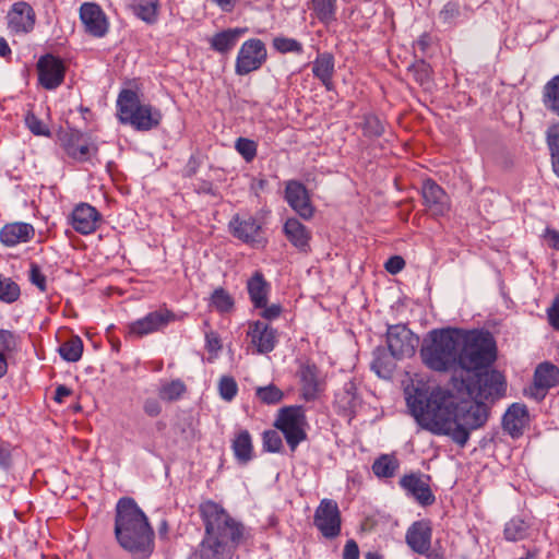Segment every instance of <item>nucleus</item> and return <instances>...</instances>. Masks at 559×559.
<instances>
[{
  "instance_id": "42",
  "label": "nucleus",
  "mask_w": 559,
  "mask_h": 559,
  "mask_svg": "<svg viewBox=\"0 0 559 559\" xmlns=\"http://www.w3.org/2000/svg\"><path fill=\"white\" fill-rule=\"evenodd\" d=\"M364 136L368 139L380 138L384 133L383 121L374 114H365L359 123Z\"/></svg>"
},
{
  "instance_id": "7",
  "label": "nucleus",
  "mask_w": 559,
  "mask_h": 559,
  "mask_svg": "<svg viewBox=\"0 0 559 559\" xmlns=\"http://www.w3.org/2000/svg\"><path fill=\"white\" fill-rule=\"evenodd\" d=\"M180 317L166 305L147 312L145 316L127 323L122 333L126 340H141L156 333H164L169 324L179 321Z\"/></svg>"
},
{
  "instance_id": "48",
  "label": "nucleus",
  "mask_w": 559,
  "mask_h": 559,
  "mask_svg": "<svg viewBox=\"0 0 559 559\" xmlns=\"http://www.w3.org/2000/svg\"><path fill=\"white\" fill-rule=\"evenodd\" d=\"M281 431L275 429L265 430L262 433V445L263 450L271 453L282 452L284 444L281 436Z\"/></svg>"
},
{
  "instance_id": "21",
  "label": "nucleus",
  "mask_w": 559,
  "mask_h": 559,
  "mask_svg": "<svg viewBox=\"0 0 559 559\" xmlns=\"http://www.w3.org/2000/svg\"><path fill=\"white\" fill-rule=\"evenodd\" d=\"M247 338L258 354L272 352L277 343L276 330L262 321L249 322Z\"/></svg>"
},
{
  "instance_id": "46",
  "label": "nucleus",
  "mask_w": 559,
  "mask_h": 559,
  "mask_svg": "<svg viewBox=\"0 0 559 559\" xmlns=\"http://www.w3.org/2000/svg\"><path fill=\"white\" fill-rule=\"evenodd\" d=\"M284 392L273 383L255 389L257 400L264 405H276L284 400Z\"/></svg>"
},
{
  "instance_id": "52",
  "label": "nucleus",
  "mask_w": 559,
  "mask_h": 559,
  "mask_svg": "<svg viewBox=\"0 0 559 559\" xmlns=\"http://www.w3.org/2000/svg\"><path fill=\"white\" fill-rule=\"evenodd\" d=\"M28 281L32 285L36 286L40 293L47 292V277L36 262L29 263Z\"/></svg>"
},
{
  "instance_id": "27",
  "label": "nucleus",
  "mask_w": 559,
  "mask_h": 559,
  "mask_svg": "<svg viewBox=\"0 0 559 559\" xmlns=\"http://www.w3.org/2000/svg\"><path fill=\"white\" fill-rule=\"evenodd\" d=\"M319 373L318 367L309 361L302 364L298 370L300 395L307 402L316 400L321 390Z\"/></svg>"
},
{
  "instance_id": "20",
  "label": "nucleus",
  "mask_w": 559,
  "mask_h": 559,
  "mask_svg": "<svg viewBox=\"0 0 559 559\" xmlns=\"http://www.w3.org/2000/svg\"><path fill=\"white\" fill-rule=\"evenodd\" d=\"M430 476L420 473H411L400 479V486L411 495L419 504L431 506L436 498L429 485Z\"/></svg>"
},
{
  "instance_id": "25",
  "label": "nucleus",
  "mask_w": 559,
  "mask_h": 559,
  "mask_svg": "<svg viewBox=\"0 0 559 559\" xmlns=\"http://www.w3.org/2000/svg\"><path fill=\"white\" fill-rule=\"evenodd\" d=\"M559 384V368L551 362L539 364L534 372V392L537 400H543L547 391Z\"/></svg>"
},
{
  "instance_id": "10",
  "label": "nucleus",
  "mask_w": 559,
  "mask_h": 559,
  "mask_svg": "<svg viewBox=\"0 0 559 559\" xmlns=\"http://www.w3.org/2000/svg\"><path fill=\"white\" fill-rule=\"evenodd\" d=\"M60 146L66 155L78 163H93L98 146L79 130L63 131L59 134Z\"/></svg>"
},
{
  "instance_id": "4",
  "label": "nucleus",
  "mask_w": 559,
  "mask_h": 559,
  "mask_svg": "<svg viewBox=\"0 0 559 559\" xmlns=\"http://www.w3.org/2000/svg\"><path fill=\"white\" fill-rule=\"evenodd\" d=\"M459 334L457 369L477 372L495 362L497 348L490 333L459 329Z\"/></svg>"
},
{
  "instance_id": "64",
  "label": "nucleus",
  "mask_w": 559,
  "mask_h": 559,
  "mask_svg": "<svg viewBox=\"0 0 559 559\" xmlns=\"http://www.w3.org/2000/svg\"><path fill=\"white\" fill-rule=\"evenodd\" d=\"M12 56V50L5 38L0 37V57L10 60Z\"/></svg>"
},
{
  "instance_id": "24",
  "label": "nucleus",
  "mask_w": 559,
  "mask_h": 559,
  "mask_svg": "<svg viewBox=\"0 0 559 559\" xmlns=\"http://www.w3.org/2000/svg\"><path fill=\"white\" fill-rule=\"evenodd\" d=\"M34 237V226L24 222L8 223L0 229V242L7 248L29 242Z\"/></svg>"
},
{
  "instance_id": "58",
  "label": "nucleus",
  "mask_w": 559,
  "mask_h": 559,
  "mask_svg": "<svg viewBox=\"0 0 559 559\" xmlns=\"http://www.w3.org/2000/svg\"><path fill=\"white\" fill-rule=\"evenodd\" d=\"M404 266H405V261L400 255L391 257L385 263V269L391 274H396V273L401 272L404 269Z\"/></svg>"
},
{
  "instance_id": "51",
  "label": "nucleus",
  "mask_w": 559,
  "mask_h": 559,
  "mask_svg": "<svg viewBox=\"0 0 559 559\" xmlns=\"http://www.w3.org/2000/svg\"><path fill=\"white\" fill-rule=\"evenodd\" d=\"M235 148L246 162H252L257 156L258 144L253 140L239 138L235 143Z\"/></svg>"
},
{
  "instance_id": "44",
  "label": "nucleus",
  "mask_w": 559,
  "mask_h": 559,
  "mask_svg": "<svg viewBox=\"0 0 559 559\" xmlns=\"http://www.w3.org/2000/svg\"><path fill=\"white\" fill-rule=\"evenodd\" d=\"M59 353L64 360L75 362L82 357L83 341L78 335L71 336L60 345Z\"/></svg>"
},
{
  "instance_id": "39",
  "label": "nucleus",
  "mask_w": 559,
  "mask_h": 559,
  "mask_svg": "<svg viewBox=\"0 0 559 559\" xmlns=\"http://www.w3.org/2000/svg\"><path fill=\"white\" fill-rule=\"evenodd\" d=\"M400 468V462L393 454H381L371 466L372 473L379 479L392 478Z\"/></svg>"
},
{
  "instance_id": "13",
  "label": "nucleus",
  "mask_w": 559,
  "mask_h": 559,
  "mask_svg": "<svg viewBox=\"0 0 559 559\" xmlns=\"http://www.w3.org/2000/svg\"><path fill=\"white\" fill-rule=\"evenodd\" d=\"M386 343L391 355L402 359L415 354L419 338L406 325L395 324L388 329Z\"/></svg>"
},
{
  "instance_id": "17",
  "label": "nucleus",
  "mask_w": 559,
  "mask_h": 559,
  "mask_svg": "<svg viewBox=\"0 0 559 559\" xmlns=\"http://www.w3.org/2000/svg\"><path fill=\"white\" fill-rule=\"evenodd\" d=\"M37 73L38 83L44 88L51 91L63 83L66 67L60 58L47 53L37 61Z\"/></svg>"
},
{
  "instance_id": "2",
  "label": "nucleus",
  "mask_w": 559,
  "mask_h": 559,
  "mask_svg": "<svg viewBox=\"0 0 559 559\" xmlns=\"http://www.w3.org/2000/svg\"><path fill=\"white\" fill-rule=\"evenodd\" d=\"M115 538L132 555L148 557L154 549V530L147 516L129 497L120 498L115 509Z\"/></svg>"
},
{
  "instance_id": "12",
  "label": "nucleus",
  "mask_w": 559,
  "mask_h": 559,
  "mask_svg": "<svg viewBox=\"0 0 559 559\" xmlns=\"http://www.w3.org/2000/svg\"><path fill=\"white\" fill-rule=\"evenodd\" d=\"M314 526L329 539L341 534L342 518L338 504L332 499H322L313 516Z\"/></svg>"
},
{
  "instance_id": "40",
  "label": "nucleus",
  "mask_w": 559,
  "mask_h": 559,
  "mask_svg": "<svg viewBox=\"0 0 559 559\" xmlns=\"http://www.w3.org/2000/svg\"><path fill=\"white\" fill-rule=\"evenodd\" d=\"M531 525L521 516H514L504 525L503 536L508 542H520L528 537Z\"/></svg>"
},
{
  "instance_id": "8",
  "label": "nucleus",
  "mask_w": 559,
  "mask_h": 559,
  "mask_svg": "<svg viewBox=\"0 0 559 559\" xmlns=\"http://www.w3.org/2000/svg\"><path fill=\"white\" fill-rule=\"evenodd\" d=\"M273 425L282 432L292 452L307 439L308 421L302 406L289 405L280 408Z\"/></svg>"
},
{
  "instance_id": "5",
  "label": "nucleus",
  "mask_w": 559,
  "mask_h": 559,
  "mask_svg": "<svg viewBox=\"0 0 559 559\" xmlns=\"http://www.w3.org/2000/svg\"><path fill=\"white\" fill-rule=\"evenodd\" d=\"M459 335L455 328L431 331L420 349L425 366L439 372L457 370Z\"/></svg>"
},
{
  "instance_id": "49",
  "label": "nucleus",
  "mask_w": 559,
  "mask_h": 559,
  "mask_svg": "<svg viewBox=\"0 0 559 559\" xmlns=\"http://www.w3.org/2000/svg\"><path fill=\"white\" fill-rule=\"evenodd\" d=\"M219 396L226 401L231 402L238 393V384L230 376H223L218 381Z\"/></svg>"
},
{
  "instance_id": "14",
  "label": "nucleus",
  "mask_w": 559,
  "mask_h": 559,
  "mask_svg": "<svg viewBox=\"0 0 559 559\" xmlns=\"http://www.w3.org/2000/svg\"><path fill=\"white\" fill-rule=\"evenodd\" d=\"M504 390V377L496 370L479 374L475 383L467 385L468 395L483 402L501 397Z\"/></svg>"
},
{
  "instance_id": "54",
  "label": "nucleus",
  "mask_w": 559,
  "mask_h": 559,
  "mask_svg": "<svg viewBox=\"0 0 559 559\" xmlns=\"http://www.w3.org/2000/svg\"><path fill=\"white\" fill-rule=\"evenodd\" d=\"M222 347V340L217 332L212 330L205 332V348L212 355L213 358L217 357Z\"/></svg>"
},
{
  "instance_id": "41",
  "label": "nucleus",
  "mask_w": 559,
  "mask_h": 559,
  "mask_svg": "<svg viewBox=\"0 0 559 559\" xmlns=\"http://www.w3.org/2000/svg\"><path fill=\"white\" fill-rule=\"evenodd\" d=\"M543 103L547 110L559 117V75L554 76L544 86Z\"/></svg>"
},
{
  "instance_id": "16",
  "label": "nucleus",
  "mask_w": 559,
  "mask_h": 559,
  "mask_svg": "<svg viewBox=\"0 0 559 559\" xmlns=\"http://www.w3.org/2000/svg\"><path fill=\"white\" fill-rule=\"evenodd\" d=\"M103 216L93 205L81 202L74 206L69 223L80 235L87 236L94 234L100 226Z\"/></svg>"
},
{
  "instance_id": "60",
  "label": "nucleus",
  "mask_w": 559,
  "mask_h": 559,
  "mask_svg": "<svg viewBox=\"0 0 559 559\" xmlns=\"http://www.w3.org/2000/svg\"><path fill=\"white\" fill-rule=\"evenodd\" d=\"M544 239L547 246L554 250H559V231L552 228H546Z\"/></svg>"
},
{
  "instance_id": "34",
  "label": "nucleus",
  "mask_w": 559,
  "mask_h": 559,
  "mask_svg": "<svg viewBox=\"0 0 559 559\" xmlns=\"http://www.w3.org/2000/svg\"><path fill=\"white\" fill-rule=\"evenodd\" d=\"M20 336L10 331L0 329V379L8 372V358L17 350Z\"/></svg>"
},
{
  "instance_id": "36",
  "label": "nucleus",
  "mask_w": 559,
  "mask_h": 559,
  "mask_svg": "<svg viewBox=\"0 0 559 559\" xmlns=\"http://www.w3.org/2000/svg\"><path fill=\"white\" fill-rule=\"evenodd\" d=\"M187 393V385L181 379L163 380L159 382L157 394L160 401L174 403Z\"/></svg>"
},
{
  "instance_id": "9",
  "label": "nucleus",
  "mask_w": 559,
  "mask_h": 559,
  "mask_svg": "<svg viewBox=\"0 0 559 559\" xmlns=\"http://www.w3.org/2000/svg\"><path fill=\"white\" fill-rule=\"evenodd\" d=\"M488 419V408L483 401L475 400L472 404H457L453 441L464 447L469 439V430L485 425Z\"/></svg>"
},
{
  "instance_id": "63",
  "label": "nucleus",
  "mask_w": 559,
  "mask_h": 559,
  "mask_svg": "<svg viewBox=\"0 0 559 559\" xmlns=\"http://www.w3.org/2000/svg\"><path fill=\"white\" fill-rule=\"evenodd\" d=\"M11 465V452L4 445H0V466L8 468Z\"/></svg>"
},
{
  "instance_id": "56",
  "label": "nucleus",
  "mask_w": 559,
  "mask_h": 559,
  "mask_svg": "<svg viewBox=\"0 0 559 559\" xmlns=\"http://www.w3.org/2000/svg\"><path fill=\"white\" fill-rule=\"evenodd\" d=\"M143 411L147 416L152 418L159 416L162 413V404L159 397L145 399L143 402Z\"/></svg>"
},
{
  "instance_id": "47",
  "label": "nucleus",
  "mask_w": 559,
  "mask_h": 559,
  "mask_svg": "<svg viewBox=\"0 0 559 559\" xmlns=\"http://www.w3.org/2000/svg\"><path fill=\"white\" fill-rule=\"evenodd\" d=\"M547 143L551 152L554 171L559 177V122L548 128Z\"/></svg>"
},
{
  "instance_id": "18",
  "label": "nucleus",
  "mask_w": 559,
  "mask_h": 559,
  "mask_svg": "<svg viewBox=\"0 0 559 559\" xmlns=\"http://www.w3.org/2000/svg\"><path fill=\"white\" fill-rule=\"evenodd\" d=\"M80 20L84 26L85 33L95 38L105 37L109 31V20L97 3L84 2L81 4Z\"/></svg>"
},
{
  "instance_id": "31",
  "label": "nucleus",
  "mask_w": 559,
  "mask_h": 559,
  "mask_svg": "<svg viewBox=\"0 0 559 559\" xmlns=\"http://www.w3.org/2000/svg\"><path fill=\"white\" fill-rule=\"evenodd\" d=\"M128 8L141 21L148 25L157 23L160 14L159 0H127Z\"/></svg>"
},
{
  "instance_id": "57",
  "label": "nucleus",
  "mask_w": 559,
  "mask_h": 559,
  "mask_svg": "<svg viewBox=\"0 0 559 559\" xmlns=\"http://www.w3.org/2000/svg\"><path fill=\"white\" fill-rule=\"evenodd\" d=\"M547 319L550 326L559 331V294L555 297L551 306L547 309Z\"/></svg>"
},
{
  "instance_id": "15",
  "label": "nucleus",
  "mask_w": 559,
  "mask_h": 559,
  "mask_svg": "<svg viewBox=\"0 0 559 559\" xmlns=\"http://www.w3.org/2000/svg\"><path fill=\"white\" fill-rule=\"evenodd\" d=\"M228 228L235 238L251 247L258 248L265 241L261 224L251 215H235L230 219Z\"/></svg>"
},
{
  "instance_id": "3",
  "label": "nucleus",
  "mask_w": 559,
  "mask_h": 559,
  "mask_svg": "<svg viewBox=\"0 0 559 559\" xmlns=\"http://www.w3.org/2000/svg\"><path fill=\"white\" fill-rule=\"evenodd\" d=\"M199 511L204 523V537L213 543L235 552L251 537L250 531L219 503L207 500L200 504Z\"/></svg>"
},
{
  "instance_id": "55",
  "label": "nucleus",
  "mask_w": 559,
  "mask_h": 559,
  "mask_svg": "<svg viewBox=\"0 0 559 559\" xmlns=\"http://www.w3.org/2000/svg\"><path fill=\"white\" fill-rule=\"evenodd\" d=\"M371 369L376 371L380 377L388 378L392 373L393 365L391 361H388L385 356H378L373 359Z\"/></svg>"
},
{
  "instance_id": "6",
  "label": "nucleus",
  "mask_w": 559,
  "mask_h": 559,
  "mask_svg": "<svg viewBox=\"0 0 559 559\" xmlns=\"http://www.w3.org/2000/svg\"><path fill=\"white\" fill-rule=\"evenodd\" d=\"M117 117L123 124H130L136 131H151L163 119L160 110L151 104L142 103L138 93L122 90L117 99Z\"/></svg>"
},
{
  "instance_id": "26",
  "label": "nucleus",
  "mask_w": 559,
  "mask_h": 559,
  "mask_svg": "<svg viewBox=\"0 0 559 559\" xmlns=\"http://www.w3.org/2000/svg\"><path fill=\"white\" fill-rule=\"evenodd\" d=\"M432 527L428 520L414 522L407 530L405 542L416 554L426 552L431 546Z\"/></svg>"
},
{
  "instance_id": "50",
  "label": "nucleus",
  "mask_w": 559,
  "mask_h": 559,
  "mask_svg": "<svg viewBox=\"0 0 559 559\" xmlns=\"http://www.w3.org/2000/svg\"><path fill=\"white\" fill-rule=\"evenodd\" d=\"M25 124L34 135L50 136L49 127L39 119L33 111H28L25 116Z\"/></svg>"
},
{
  "instance_id": "23",
  "label": "nucleus",
  "mask_w": 559,
  "mask_h": 559,
  "mask_svg": "<svg viewBox=\"0 0 559 559\" xmlns=\"http://www.w3.org/2000/svg\"><path fill=\"white\" fill-rule=\"evenodd\" d=\"M421 195L427 211L435 217L445 215L450 210V201L444 190L433 180L423 182Z\"/></svg>"
},
{
  "instance_id": "45",
  "label": "nucleus",
  "mask_w": 559,
  "mask_h": 559,
  "mask_svg": "<svg viewBox=\"0 0 559 559\" xmlns=\"http://www.w3.org/2000/svg\"><path fill=\"white\" fill-rule=\"evenodd\" d=\"M234 298L224 288L218 287L214 289L211 295L209 306L219 313H228L234 309Z\"/></svg>"
},
{
  "instance_id": "61",
  "label": "nucleus",
  "mask_w": 559,
  "mask_h": 559,
  "mask_svg": "<svg viewBox=\"0 0 559 559\" xmlns=\"http://www.w3.org/2000/svg\"><path fill=\"white\" fill-rule=\"evenodd\" d=\"M261 309V317L267 320H273L280 317L282 308L280 305H271L269 306L267 302L265 306H263Z\"/></svg>"
},
{
  "instance_id": "29",
  "label": "nucleus",
  "mask_w": 559,
  "mask_h": 559,
  "mask_svg": "<svg viewBox=\"0 0 559 559\" xmlns=\"http://www.w3.org/2000/svg\"><path fill=\"white\" fill-rule=\"evenodd\" d=\"M247 290L254 308H262L269 300L271 285L261 271H255L247 282Z\"/></svg>"
},
{
  "instance_id": "53",
  "label": "nucleus",
  "mask_w": 559,
  "mask_h": 559,
  "mask_svg": "<svg viewBox=\"0 0 559 559\" xmlns=\"http://www.w3.org/2000/svg\"><path fill=\"white\" fill-rule=\"evenodd\" d=\"M273 47L282 53H300L302 51V45L298 40L287 37H275L273 40Z\"/></svg>"
},
{
  "instance_id": "32",
  "label": "nucleus",
  "mask_w": 559,
  "mask_h": 559,
  "mask_svg": "<svg viewBox=\"0 0 559 559\" xmlns=\"http://www.w3.org/2000/svg\"><path fill=\"white\" fill-rule=\"evenodd\" d=\"M284 234L296 248L307 251L311 239L310 230L297 218H288L284 224Z\"/></svg>"
},
{
  "instance_id": "33",
  "label": "nucleus",
  "mask_w": 559,
  "mask_h": 559,
  "mask_svg": "<svg viewBox=\"0 0 559 559\" xmlns=\"http://www.w3.org/2000/svg\"><path fill=\"white\" fill-rule=\"evenodd\" d=\"M313 75L321 81L328 91L334 90V58L331 53H319L312 63Z\"/></svg>"
},
{
  "instance_id": "30",
  "label": "nucleus",
  "mask_w": 559,
  "mask_h": 559,
  "mask_svg": "<svg viewBox=\"0 0 559 559\" xmlns=\"http://www.w3.org/2000/svg\"><path fill=\"white\" fill-rule=\"evenodd\" d=\"M247 28H227L214 34L210 39V47L218 53H228L237 45L239 38L245 35Z\"/></svg>"
},
{
  "instance_id": "43",
  "label": "nucleus",
  "mask_w": 559,
  "mask_h": 559,
  "mask_svg": "<svg viewBox=\"0 0 559 559\" xmlns=\"http://www.w3.org/2000/svg\"><path fill=\"white\" fill-rule=\"evenodd\" d=\"M21 297L20 285L11 277L0 273V301L3 304H14Z\"/></svg>"
},
{
  "instance_id": "59",
  "label": "nucleus",
  "mask_w": 559,
  "mask_h": 559,
  "mask_svg": "<svg viewBox=\"0 0 559 559\" xmlns=\"http://www.w3.org/2000/svg\"><path fill=\"white\" fill-rule=\"evenodd\" d=\"M343 559H359V548L354 539H348L344 546Z\"/></svg>"
},
{
  "instance_id": "37",
  "label": "nucleus",
  "mask_w": 559,
  "mask_h": 559,
  "mask_svg": "<svg viewBox=\"0 0 559 559\" xmlns=\"http://www.w3.org/2000/svg\"><path fill=\"white\" fill-rule=\"evenodd\" d=\"M309 9L312 16L326 26L336 21V0H311Z\"/></svg>"
},
{
  "instance_id": "35",
  "label": "nucleus",
  "mask_w": 559,
  "mask_h": 559,
  "mask_svg": "<svg viewBox=\"0 0 559 559\" xmlns=\"http://www.w3.org/2000/svg\"><path fill=\"white\" fill-rule=\"evenodd\" d=\"M231 449L236 460L240 464H247L253 457L252 438L248 430L242 429L235 433Z\"/></svg>"
},
{
  "instance_id": "28",
  "label": "nucleus",
  "mask_w": 559,
  "mask_h": 559,
  "mask_svg": "<svg viewBox=\"0 0 559 559\" xmlns=\"http://www.w3.org/2000/svg\"><path fill=\"white\" fill-rule=\"evenodd\" d=\"M527 424L528 412L523 404H512L503 416V429L513 438L522 436Z\"/></svg>"
},
{
  "instance_id": "62",
  "label": "nucleus",
  "mask_w": 559,
  "mask_h": 559,
  "mask_svg": "<svg viewBox=\"0 0 559 559\" xmlns=\"http://www.w3.org/2000/svg\"><path fill=\"white\" fill-rule=\"evenodd\" d=\"M71 394V389H69L67 385L60 384L56 388L53 400L57 403L62 404L66 397L70 396Z\"/></svg>"
},
{
  "instance_id": "11",
  "label": "nucleus",
  "mask_w": 559,
  "mask_h": 559,
  "mask_svg": "<svg viewBox=\"0 0 559 559\" xmlns=\"http://www.w3.org/2000/svg\"><path fill=\"white\" fill-rule=\"evenodd\" d=\"M267 51L264 43L258 38L246 40L237 55L235 72L238 75H247L259 70L266 61Z\"/></svg>"
},
{
  "instance_id": "38",
  "label": "nucleus",
  "mask_w": 559,
  "mask_h": 559,
  "mask_svg": "<svg viewBox=\"0 0 559 559\" xmlns=\"http://www.w3.org/2000/svg\"><path fill=\"white\" fill-rule=\"evenodd\" d=\"M235 552L207 538H203L193 559H233Z\"/></svg>"
},
{
  "instance_id": "1",
  "label": "nucleus",
  "mask_w": 559,
  "mask_h": 559,
  "mask_svg": "<svg viewBox=\"0 0 559 559\" xmlns=\"http://www.w3.org/2000/svg\"><path fill=\"white\" fill-rule=\"evenodd\" d=\"M406 403L416 423L436 436H448L453 440L456 405L453 395L441 388L430 392L416 389L408 394Z\"/></svg>"
},
{
  "instance_id": "19",
  "label": "nucleus",
  "mask_w": 559,
  "mask_h": 559,
  "mask_svg": "<svg viewBox=\"0 0 559 559\" xmlns=\"http://www.w3.org/2000/svg\"><path fill=\"white\" fill-rule=\"evenodd\" d=\"M285 200L301 218L309 221L313 217L314 206L309 191L301 182L297 180L286 182Z\"/></svg>"
},
{
  "instance_id": "22",
  "label": "nucleus",
  "mask_w": 559,
  "mask_h": 559,
  "mask_svg": "<svg viewBox=\"0 0 559 559\" xmlns=\"http://www.w3.org/2000/svg\"><path fill=\"white\" fill-rule=\"evenodd\" d=\"M7 19L8 28L12 34H27L34 29L36 14L27 2L20 1L12 5Z\"/></svg>"
}]
</instances>
